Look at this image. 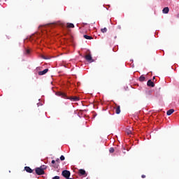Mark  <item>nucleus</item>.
Here are the masks:
<instances>
[{
  "instance_id": "nucleus-16",
  "label": "nucleus",
  "mask_w": 179,
  "mask_h": 179,
  "mask_svg": "<svg viewBox=\"0 0 179 179\" xmlns=\"http://www.w3.org/2000/svg\"><path fill=\"white\" fill-rule=\"evenodd\" d=\"M56 24H58L59 26H62V27H64V26H65V24L61 22L56 23Z\"/></svg>"
},
{
  "instance_id": "nucleus-2",
  "label": "nucleus",
  "mask_w": 179,
  "mask_h": 179,
  "mask_svg": "<svg viewBox=\"0 0 179 179\" xmlns=\"http://www.w3.org/2000/svg\"><path fill=\"white\" fill-rule=\"evenodd\" d=\"M45 169H46L45 165L41 166L40 167H37L36 169H35V173L38 176H43L44 174V170H45Z\"/></svg>"
},
{
  "instance_id": "nucleus-15",
  "label": "nucleus",
  "mask_w": 179,
  "mask_h": 179,
  "mask_svg": "<svg viewBox=\"0 0 179 179\" xmlns=\"http://www.w3.org/2000/svg\"><path fill=\"white\" fill-rule=\"evenodd\" d=\"M126 132H127V135H131V134H133V133H132V129H131V130L127 129V130H126Z\"/></svg>"
},
{
  "instance_id": "nucleus-10",
  "label": "nucleus",
  "mask_w": 179,
  "mask_h": 179,
  "mask_svg": "<svg viewBox=\"0 0 179 179\" xmlns=\"http://www.w3.org/2000/svg\"><path fill=\"white\" fill-rule=\"evenodd\" d=\"M174 113V109H170L166 112V115H171Z\"/></svg>"
},
{
  "instance_id": "nucleus-26",
  "label": "nucleus",
  "mask_w": 179,
  "mask_h": 179,
  "mask_svg": "<svg viewBox=\"0 0 179 179\" xmlns=\"http://www.w3.org/2000/svg\"><path fill=\"white\" fill-rule=\"evenodd\" d=\"M56 162L59 163V158H58V159H57Z\"/></svg>"
},
{
  "instance_id": "nucleus-12",
  "label": "nucleus",
  "mask_w": 179,
  "mask_h": 179,
  "mask_svg": "<svg viewBox=\"0 0 179 179\" xmlns=\"http://www.w3.org/2000/svg\"><path fill=\"white\" fill-rule=\"evenodd\" d=\"M67 27L69 29H73V27H75V25L72 23H67Z\"/></svg>"
},
{
  "instance_id": "nucleus-7",
  "label": "nucleus",
  "mask_w": 179,
  "mask_h": 179,
  "mask_svg": "<svg viewBox=\"0 0 179 179\" xmlns=\"http://www.w3.org/2000/svg\"><path fill=\"white\" fill-rule=\"evenodd\" d=\"M47 72H48V69H44V70L42 71H39V72H38V75H39L40 76H43V75H45V73H47Z\"/></svg>"
},
{
  "instance_id": "nucleus-6",
  "label": "nucleus",
  "mask_w": 179,
  "mask_h": 179,
  "mask_svg": "<svg viewBox=\"0 0 179 179\" xmlns=\"http://www.w3.org/2000/svg\"><path fill=\"white\" fill-rule=\"evenodd\" d=\"M24 170L28 173H32V172H34V171L29 166H24Z\"/></svg>"
},
{
  "instance_id": "nucleus-22",
  "label": "nucleus",
  "mask_w": 179,
  "mask_h": 179,
  "mask_svg": "<svg viewBox=\"0 0 179 179\" xmlns=\"http://www.w3.org/2000/svg\"><path fill=\"white\" fill-rule=\"evenodd\" d=\"M52 179H60V177L59 176H55L53 178H52Z\"/></svg>"
},
{
  "instance_id": "nucleus-9",
  "label": "nucleus",
  "mask_w": 179,
  "mask_h": 179,
  "mask_svg": "<svg viewBox=\"0 0 179 179\" xmlns=\"http://www.w3.org/2000/svg\"><path fill=\"white\" fill-rule=\"evenodd\" d=\"M170 9L169 8V7H165L163 10L162 12L163 13H169Z\"/></svg>"
},
{
  "instance_id": "nucleus-23",
  "label": "nucleus",
  "mask_w": 179,
  "mask_h": 179,
  "mask_svg": "<svg viewBox=\"0 0 179 179\" xmlns=\"http://www.w3.org/2000/svg\"><path fill=\"white\" fill-rule=\"evenodd\" d=\"M42 58H43V59H48V58H46V57H44V56H42Z\"/></svg>"
},
{
  "instance_id": "nucleus-18",
  "label": "nucleus",
  "mask_w": 179,
  "mask_h": 179,
  "mask_svg": "<svg viewBox=\"0 0 179 179\" xmlns=\"http://www.w3.org/2000/svg\"><path fill=\"white\" fill-rule=\"evenodd\" d=\"M25 54L26 55L30 54V50L29 49H25Z\"/></svg>"
},
{
  "instance_id": "nucleus-3",
  "label": "nucleus",
  "mask_w": 179,
  "mask_h": 179,
  "mask_svg": "<svg viewBox=\"0 0 179 179\" xmlns=\"http://www.w3.org/2000/svg\"><path fill=\"white\" fill-rule=\"evenodd\" d=\"M62 176H63L64 178H70L71 173L69 171L64 170L62 172Z\"/></svg>"
},
{
  "instance_id": "nucleus-17",
  "label": "nucleus",
  "mask_w": 179,
  "mask_h": 179,
  "mask_svg": "<svg viewBox=\"0 0 179 179\" xmlns=\"http://www.w3.org/2000/svg\"><path fill=\"white\" fill-rule=\"evenodd\" d=\"M101 33H107V28L104 27L101 29Z\"/></svg>"
},
{
  "instance_id": "nucleus-27",
  "label": "nucleus",
  "mask_w": 179,
  "mask_h": 179,
  "mask_svg": "<svg viewBox=\"0 0 179 179\" xmlns=\"http://www.w3.org/2000/svg\"><path fill=\"white\" fill-rule=\"evenodd\" d=\"M152 79H153V80H155V79H156V77L154 76Z\"/></svg>"
},
{
  "instance_id": "nucleus-25",
  "label": "nucleus",
  "mask_w": 179,
  "mask_h": 179,
  "mask_svg": "<svg viewBox=\"0 0 179 179\" xmlns=\"http://www.w3.org/2000/svg\"><path fill=\"white\" fill-rule=\"evenodd\" d=\"M141 178H145V175H143V176H141Z\"/></svg>"
},
{
  "instance_id": "nucleus-21",
  "label": "nucleus",
  "mask_w": 179,
  "mask_h": 179,
  "mask_svg": "<svg viewBox=\"0 0 179 179\" xmlns=\"http://www.w3.org/2000/svg\"><path fill=\"white\" fill-rule=\"evenodd\" d=\"M60 160H61V161H64V160H65V157H64L63 155H62V156L60 157Z\"/></svg>"
},
{
  "instance_id": "nucleus-1",
  "label": "nucleus",
  "mask_w": 179,
  "mask_h": 179,
  "mask_svg": "<svg viewBox=\"0 0 179 179\" xmlns=\"http://www.w3.org/2000/svg\"><path fill=\"white\" fill-rule=\"evenodd\" d=\"M57 96H60V97H62L63 99H67L68 100H71V101H79L80 98L79 96H70L68 97L66 96V94L64 92H57Z\"/></svg>"
},
{
  "instance_id": "nucleus-14",
  "label": "nucleus",
  "mask_w": 179,
  "mask_h": 179,
  "mask_svg": "<svg viewBox=\"0 0 179 179\" xmlns=\"http://www.w3.org/2000/svg\"><path fill=\"white\" fill-rule=\"evenodd\" d=\"M145 79L146 78L143 76H141L140 78H139L140 82H145Z\"/></svg>"
},
{
  "instance_id": "nucleus-20",
  "label": "nucleus",
  "mask_w": 179,
  "mask_h": 179,
  "mask_svg": "<svg viewBox=\"0 0 179 179\" xmlns=\"http://www.w3.org/2000/svg\"><path fill=\"white\" fill-rule=\"evenodd\" d=\"M146 94H148V95L152 94V91L151 90L146 91Z\"/></svg>"
},
{
  "instance_id": "nucleus-24",
  "label": "nucleus",
  "mask_w": 179,
  "mask_h": 179,
  "mask_svg": "<svg viewBox=\"0 0 179 179\" xmlns=\"http://www.w3.org/2000/svg\"><path fill=\"white\" fill-rule=\"evenodd\" d=\"M52 164H55V160H52Z\"/></svg>"
},
{
  "instance_id": "nucleus-11",
  "label": "nucleus",
  "mask_w": 179,
  "mask_h": 179,
  "mask_svg": "<svg viewBox=\"0 0 179 179\" xmlns=\"http://www.w3.org/2000/svg\"><path fill=\"white\" fill-rule=\"evenodd\" d=\"M84 38H85L86 40H93V37L88 36V35H84L83 36Z\"/></svg>"
},
{
  "instance_id": "nucleus-8",
  "label": "nucleus",
  "mask_w": 179,
  "mask_h": 179,
  "mask_svg": "<svg viewBox=\"0 0 179 179\" xmlns=\"http://www.w3.org/2000/svg\"><path fill=\"white\" fill-rule=\"evenodd\" d=\"M115 110L117 114H120V113H121V107L118 105H116V108H115Z\"/></svg>"
},
{
  "instance_id": "nucleus-4",
  "label": "nucleus",
  "mask_w": 179,
  "mask_h": 179,
  "mask_svg": "<svg viewBox=\"0 0 179 179\" xmlns=\"http://www.w3.org/2000/svg\"><path fill=\"white\" fill-rule=\"evenodd\" d=\"M85 58L86 61H87L88 62H94V60H93V57H92V55H90V54L85 55Z\"/></svg>"
},
{
  "instance_id": "nucleus-13",
  "label": "nucleus",
  "mask_w": 179,
  "mask_h": 179,
  "mask_svg": "<svg viewBox=\"0 0 179 179\" xmlns=\"http://www.w3.org/2000/svg\"><path fill=\"white\" fill-rule=\"evenodd\" d=\"M78 173H80V176H85V171L83 169H80V171H78Z\"/></svg>"
},
{
  "instance_id": "nucleus-19",
  "label": "nucleus",
  "mask_w": 179,
  "mask_h": 179,
  "mask_svg": "<svg viewBox=\"0 0 179 179\" xmlns=\"http://www.w3.org/2000/svg\"><path fill=\"white\" fill-rule=\"evenodd\" d=\"M114 151H115V150H114L113 148H110V150H109L110 153H113Z\"/></svg>"
},
{
  "instance_id": "nucleus-5",
  "label": "nucleus",
  "mask_w": 179,
  "mask_h": 179,
  "mask_svg": "<svg viewBox=\"0 0 179 179\" xmlns=\"http://www.w3.org/2000/svg\"><path fill=\"white\" fill-rule=\"evenodd\" d=\"M147 85L149 86L150 87H155V83H153L152 80H149L147 83Z\"/></svg>"
}]
</instances>
